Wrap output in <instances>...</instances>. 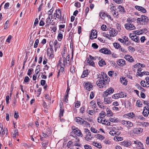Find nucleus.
I'll use <instances>...</instances> for the list:
<instances>
[{
    "label": "nucleus",
    "mask_w": 149,
    "mask_h": 149,
    "mask_svg": "<svg viewBox=\"0 0 149 149\" xmlns=\"http://www.w3.org/2000/svg\"><path fill=\"white\" fill-rule=\"evenodd\" d=\"M109 82V80L107 77V75L103 73L102 74V77H100V79L97 81L96 83L98 87L100 88L105 87L106 84Z\"/></svg>",
    "instance_id": "1"
},
{
    "label": "nucleus",
    "mask_w": 149,
    "mask_h": 149,
    "mask_svg": "<svg viewBox=\"0 0 149 149\" xmlns=\"http://www.w3.org/2000/svg\"><path fill=\"white\" fill-rule=\"evenodd\" d=\"M126 29L128 30H134L136 29V27L131 23L126 24L125 25Z\"/></svg>",
    "instance_id": "2"
},
{
    "label": "nucleus",
    "mask_w": 149,
    "mask_h": 149,
    "mask_svg": "<svg viewBox=\"0 0 149 149\" xmlns=\"http://www.w3.org/2000/svg\"><path fill=\"white\" fill-rule=\"evenodd\" d=\"M99 52L104 54H111V52L110 50L107 48H102L100 50Z\"/></svg>",
    "instance_id": "3"
},
{
    "label": "nucleus",
    "mask_w": 149,
    "mask_h": 149,
    "mask_svg": "<svg viewBox=\"0 0 149 149\" xmlns=\"http://www.w3.org/2000/svg\"><path fill=\"white\" fill-rule=\"evenodd\" d=\"M113 89L112 88H110L104 92V96H107L110 94L113 93Z\"/></svg>",
    "instance_id": "4"
},
{
    "label": "nucleus",
    "mask_w": 149,
    "mask_h": 149,
    "mask_svg": "<svg viewBox=\"0 0 149 149\" xmlns=\"http://www.w3.org/2000/svg\"><path fill=\"white\" fill-rule=\"evenodd\" d=\"M54 16L56 17L58 19H61V12L60 10H56V13H54Z\"/></svg>",
    "instance_id": "5"
},
{
    "label": "nucleus",
    "mask_w": 149,
    "mask_h": 149,
    "mask_svg": "<svg viewBox=\"0 0 149 149\" xmlns=\"http://www.w3.org/2000/svg\"><path fill=\"white\" fill-rule=\"evenodd\" d=\"M149 113V109L148 107H145L143 111V114L145 117H147Z\"/></svg>",
    "instance_id": "6"
},
{
    "label": "nucleus",
    "mask_w": 149,
    "mask_h": 149,
    "mask_svg": "<svg viewBox=\"0 0 149 149\" xmlns=\"http://www.w3.org/2000/svg\"><path fill=\"white\" fill-rule=\"evenodd\" d=\"M97 32L96 31H95L94 30H92L91 32L90 35V38L93 39L94 38H96L97 37Z\"/></svg>",
    "instance_id": "7"
},
{
    "label": "nucleus",
    "mask_w": 149,
    "mask_h": 149,
    "mask_svg": "<svg viewBox=\"0 0 149 149\" xmlns=\"http://www.w3.org/2000/svg\"><path fill=\"white\" fill-rule=\"evenodd\" d=\"M117 63L118 65L123 66L125 64V61L123 59H120L117 61Z\"/></svg>",
    "instance_id": "8"
},
{
    "label": "nucleus",
    "mask_w": 149,
    "mask_h": 149,
    "mask_svg": "<svg viewBox=\"0 0 149 149\" xmlns=\"http://www.w3.org/2000/svg\"><path fill=\"white\" fill-rule=\"evenodd\" d=\"M85 87L86 89L88 91H90L91 88L93 87V85L91 83H86L85 85Z\"/></svg>",
    "instance_id": "9"
},
{
    "label": "nucleus",
    "mask_w": 149,
    "mask_h": 149,
    "mask_svg": "<svg viewBox=\"0 0 149 149\" xmlns=\"http://www.w3.org/2000/svg\"><path fill=\"white\" fill-rule=\"evenodd\" d=\"M135 7L136 9L143 13H146V10L142 7L136 6H135Z\"/></svg>",
    "instance_id": "10"
},
{
    "label": "nucleus",
    "mask_w": 149,
    "mask_h": 149,
    "mask_svg": "<svg viewBox=\"0 0 149 149\" xmlns=\"http://www.w3.org/2000/svg\"><path fill=\"white\" fill-rule=\"evenodd\" d=\"M124 58L130 62H132L134 61L133 58L132 56H130V55H125Z\"/></svg>",
    "instance_id": "11"
},
{
    "label": "nucleus",
    "mask_w": 149,
    "mask_h": 149,
    "mask_svg": "<svg viewBox=\"0 0 149 149\" xmlns=\"http://www.w3.org/2000/svg\"><path fill=\"white\" fill-rule=\"evenodd\" d=\"M136 74L139 77H142L144 75H149V72L144 71L142 72H137Z\"/></svg>",
    "instance_id": "12"
},
{
    "label": "nucleus",
    "mask_w": 149,
    "mask_h": 149,
    "mask_svg": "<svg viewBox=\"0 0 149 149\" xmlns=\"http://www.w3.org/2000/svg\"><path fill=\"white\" fill-rule=\"evenodd\" d=\"M109 33L111 37H113L116 35L117 33H116V31L115 29L112 28L111 29V30H110Z\"/></svg>",
    "instance_id": "13"
},
{
    "label": "nucleus",
    "mask_w": 149,
    "mask_h": 149,
    "mask_svg": "<svg viewBox=\"0 0 149 149\" xmlns=\"http://www.w3.org/2000/svg\"><path fill=\"white\" fill-rule=\"evenodd\" d=\"M72 132L70 133V135L73 136L72 133L73 132L74 133V134H76L79 131V130L77 128H75V127H72Z\"/></svg>",
    "instance_id": "14"
},
{
    "label": "nucleus",
    "mask_w": 149,
    "mask_h": 149,
    "mask_svg": "<svg viewBox=\"0 0 149 149\" xmlns=\"http://www.w3.org/2000/svg\"><path fill=\"white\" fill-rule=\"evenodd\" d=\"M54 45L55 48V51L56 52L57 50V49L58 48H59L60 46V44L58 43V41L57 40H56L54 42Z\"/></svg>",
    "instance_id": "15"
},
{
    "label": "nucleus",
    "mask_w": 149,
    "mask_h": 149,
    "mask_svg": "<svg viewBox=\"0 0 149 149\" xmlns=\"http://www.w3.org/2000/svg\"><path fill=\"white\" fill-rule=\"evenodd\" d=\"M144 29H140L133 31V32L135 34L138 35L142 34L144 32Z\"/></svg>",
    "instance_id": "16"
},
{
    "label": "nucleus",
    "mask_w": 149,
    "mask_h": 149,
    "mask_svg": "<svg viewBox=\"0 0 149 149\" xmlns=\"http://www.w3.org/2000/svg\"><path fill=\"white\" fill-rule=\"evenodd\" d=\"M51 17L48 16V17L46 19V25L45 26V27L46 28L49 26L51 20Z\"/></svg>",
    "instance_id": "17"
},
{
    "label": "nucleus",
    "mask_w": 149,
    "mask_h": 149,
    "mask_svg": "<svg viewBox=\"0 0 149 149\" xmlns=\"http://www.w3.org/2000/svg\"><path fill=\"white\" fill-rule=\"evenodd\" d=\"M131 144V142L124 141L121 142V145L126 147L129 146Z\"/></svg>",
    "instance_id": "18"
},
{
    "label": "nucleus",
    "mask_w": 149,
    "mask_h": 149,
    "mask_svg": "<svg viewBox=\"0 0 149 149\" xmlns=\"http://www.w3.org/2000/svg\"><path fill=\"white\" fill-rule=\"evenodd\" d=\"M123 39L124 40V45H129L130 44V42L127 37H125Z\"/></svg>",
    "instance_id": "19"
},
{
    "label": "nucleus",
    "mask_w": 149,
    "mask_h": 149,
    "mask_svg": "<svg viewBox=\"0 0 149 149\" xmlns=\"http://www.w3.org/2000/svg\"><path fill=\"white\" fill-rule=\"evenodd\" d=\"M87 62L90 65L93 67L95 66V64L94 62L92 61L89 58L87 59Z\"/></svg>",
    "instance_id": "20"
},
{
    "label": "nucleus",
    "mask_w": 149,
    "mask_h": 149,
    "mask_svg": "<svg viewBox=\"0 0 149 149\" xmlns=\"http://www.w3.org/2000/svg\"><path fill=\"white\" fill-rule=\"evenodd\" d=\"M88 74V70L87 69L83 71L82 74L81 75V77L83 78L87 76Z\"/></svg>",
    "instance_id": "21"
},
{
    "label": "nucleus",
    "mask_w": 149,
    "mask_h": 149,
    "mask_svg": "<svg viewBox=\"0 0 149 149\" xmlns=\"http://www.w3.org/2000/svg\"><path fill=\"white\" fill-rule=\"evenodd\" d=\"M118 8L119 9V11L122 13H123L125 12L124 7L121 5H119Z\"/></svg>",
    "instance_id": "22"
},
{
    "label": "nucleus",
    "mask_w": 149,
    "mask_h": 149,
    "mask_svg": "<svg viewBox=\"0 0 149 149\" xmlns=\"http://www.w3.org/2000/svg\"><path fill=\"white\" fill-rule=\"evenodd\" d=\"M83 121V119L79 117H77L76 118V121L78 124L81 125V123Z\"/></svg>",
    "instance_id": "23"
},
{
    "label": "nucleus",
    "mask_w": 149,
    "mask_h": 149,
    "mask_svg": "<svg viewBox=\"0 0 149 149\" xmlns=\"http://www.w3.org/2000/svg\"><path fill=\"white\" fill-rule=\"evenodd\" d=\"M120 82L123 85H126L127 84V80L125 78H123L122 79L120 78Z\"/></svg>",
    "instance_id": "24"
},
{
    "label": "nucleus",
    "mask_w": 149,
    "mask_h": 149,
    "mask_svg": "<svg viewBox=\"0 0 149 149\" xmlns=\"http://www.w3.org/2000/svg\"><path fill=\"white\" fill-rule=\"evenodd\" d=\"M141 129L140 128H135L133 130V133L136 134H139L140 132Z\"/></svg>",
    "instance_id": "25"
},
{
    "label": "nucleus",
    "mask_w": 149,
    "mask_h": 149,
    "mask_svg": "<svg viewBox=\"0 0 149 149\" xmlns=\"http://www.w3.org/2000/svg\"><path fill=\"white\" fill-rule=\"evenodd\" d=\"M47 53L48 55H49L50 54L54 53V50L53 49L51 48H48L47 49Z\"/></svg>",
    "instance_id": "26"
},
{
    "label": "nucleus",
    "mask_w": 149,
    "mask_h": 149,
    "mask_svg": "<svg viewBox=\"0 0 149 149\" xmlns=\"http://www.w3.org/2000/svg\"><path fill=\"white\" fill-rule=\"evenodd\" d=\"M111 102L110 99L109 98L104 97V103L105 104H109Z\"/></svg>",
    "instance_id": "27"
},
{
    "label": "nucleus",
    "mask_w": 149,
    "mask_h": 149,
    "mask_svg": "<svg viewBox=\"0 0 149 149\" xmlns=\"http://www.w3.org/2000/svg\"><path fill=\"white\" fill-rule=\"evenodd\" d=\"M93 145L100 149L102 148V146L100 144L97 143L96 142H93Z\"/></svg>",
    "instance_id": "28"
},
{
    "label": "nucleus",
    "mask_w": 149,
    "mask_h": 149,
    "mask_svg": "<svg viewBox=\"0 0 149 149\" xmlns=\"http://www.w3.org/2000/svg\"><path fill=\"white\" fill-rule=\"evenodd\" d=\"M98 64L100 66L102 67L104 65H105L106 64L105 61L102 59L99 62Z\"/></svg>",
    "instance_id": "29"
},
{
    "label": "nucleus",
    "mask_w": 149,
    "mask_h": 149,
    "mask_svg": "<svg viewBox=\"0 0 149 149\" xmlns=\"http://www.w3.org/2000/svg\"><path fill=\"white\" fill-rule=\"evenodd\" d=\"M127 126H126L127 128L129 129L130 127H132L133 125L132 123L131 122L127 121Z\"/></svg>",
    "instance_id": "30"
},
{
    "label": "nucleus",
    "mask_w": 149,
    "mask_h": 149,
    "mask_svg": "<svg viewBox=\"0 0 149 149\" xmlns=\"http://www.w3.org/2000/svg\"><path fill=\"white\" fill-rule=\"evenodd\" d=\"M99 115L100 116L99 117H100V119L103 118L106 116L105 113L104 111H102L99 114Z\"/></svg>",
    "instance_id": "31"
},
{
    "label": "nucleus",
    "mask_w": 149,
    "mask_h": 149,
    "mask_svg": "<svg viewBox=\"0 0 149 149\" xmlns=\"http://www.w3.org/2000/svg\"><path fill=\"white\" fill-rule=\"evenodd\" d=\"M127 116H128L130 118H132L135 116L134 114L133 113H130L126 115Z\"/></svg>",
    "instance_id": "32"
},
{
    "label": "nucleus",
    "mask_w": 149,
    "mask_h": 149,
    "mask_svg": "<svg viewBox=\"0 0 149 149\" xmlns=\"http://www.w3.org/2000/svg\"><path fill=\"white\" fill-rule=\"evenodd\" d=\"M83 124L84 126H86L87 127H90V124L87 122V121L84 120L83 119V121L81 123V125Z\"/></svg>",
    "instance_id": "33"
},
{
    "label": "nucleus",
    "mask_w": 149,
    "mask_h": 149,
    "mask_svg": "<svg viewBox=\"0 0 149 149\" xmlns=\"http://www.w3.org/2000/svg\"><path fill=\"white\" fill-rule=\"evenodd\" d=\"M113 45L116 49H118L119 48H120V47H121L119 43L116 42L114 43H113Z\"/></svg>",
    "instance_id": "34"
},
{
    "label": "nucleus",
    "mask_w": 149,
    "mask_h": 149,
    "mask_svg": "<svg viewBox=\"0 0 149 149\" xmlns=\"http://www.w3.org/2000/svg\"><path fill=\"white\" fill-rule=\"evenodd\" d=\"M95 136L96 138L101 140H102L104 139V137L102 135L99 134H97Z\"/></svg>",
    "instance_id": "35"
},
{
    "label": "nucleus",
    "mask_w": 149,
    "mask_h": 149,
    "mask_svg": "<svg viewBox=\"0 0 149 149\" xmlns=\"http://www.w3.org/2000/svg\"><path fill=\"white\" fill-rule=\"evenodd\" d=\"M137 146L138 149H143V145L142 143L141 142L138 143Z\"/></svg>",
    "instance_id": "36"
},
{
    "label": "nucleus",
    "mask_w": 149,
    "mask_h": 149,
    "mask_svg": "<svg viewBox=\"0 0 149 149\" xmlns=\"http://www.w3.org/2000/svg\"><path fill=\"white\" fill-rule=\"evenodd\" d=\"M63 112L64 110L63 109H62V107L61 106L60 107V113L59 116L60 117V118L63 116Z\"/></svg>",
    "instance_id": "37"
},
{
    "label": "nucleus",
    "mask_w": 149,
    "mask_h": 149,
    "mask_svg": "<svg viewBox=\"0 0 149 149\" xmlns=\"http://www.w3.org/2000/svg\"><path fill=\"white\" fill-rule=\"evenodd\" d=\"M141 17H143V18L142 19V20H143V22H148V19L147 16H144L143 15H142Z\"/></svg>",
    "instance_id": "38"
},
{
    "label": "nucleus",
    "mask_w": 149,
    "mask_h": 149,
    "mask_svg": "<svg viewBox=\"0 0 149 149\" xmlns=\"http://www.w3.org/2000/svg\"><path fill=\"white\" fill-rule=\"evenodd\" d=\"M53 7H52V9H51L50 10L48 11V14L49 16L51 17H52V13L54 10V9H52Z\"/></svg>",
    "instance_id": "39"
},
{
    "label": "nucleus",
    "mask_w": 149,
    "mask_h": 149,
    "mask_svg": "<svg viewBox=\"0 0 149 149\" xmlns=\"http://www.w3.org/2000/svg\"><path fill=\"white\" fill-rule=\"evenodd\" d=\"M109 133L111 135L114 136L115 135H118V134H117V132L114 130H111L110 131Z\"/></svg>",
    "instance_id": "40"
},
{
    "label": "nucleus",
    "mask_w": 149,
    "mask_h": 149,
    "mask_svg": "<svg viewBox=\"0 0 149 149\" xmlns=\"http://www.w3.org/2000/svg\"><path fill=\"white\" fill-rule=\"evenodd\" d=\"M9 24V21L8 20L4 24V29H6L9 27V26L8 25Z\"/></svg>",
    "instance_id": "41"
},
{
    "label": "nucleus",
    "mask_w": 149,
    "mask_h": 149,
    "mask_svg": "<svg viewBox=\"0 0 149 149\" xmlns=\"http://www.w3.org/2000/svg\"><path fill=\"white\" fill-rule=\"evenodd\" d=\"M97 121L100 123H102L103 124H104V122H105V120H103L100 119V117H98L97 119Z\"/></svg>",
    "instance_id": "42"
},
{
    "label": "nucleus",
    "mask_w": 149,
    "mask_h": 149,
    "mask_svg": "<svg viewBox=\"0 0 149 149\" xmlns=\"http://www.w3.org/2000/svg\"><path fill=\"white\" fill-rule=\"evenodd\" d=\"M63 38V35L59 33L58 36L57 38L59 41H61Z\"/></svg>",
    "instance_id": "43"
},
{
    "label": "nucleus",
    "mask_w": 149,
    "mask_h": 149,
    "mask_svg": "<svg viewBox=\"0 0 149 149\" xmlns=\"http://www.w3.org/2000/svg\"><path fill=\"white\" fill-rule=\"evenodd\" d=\"M112 98L115 99H117L120 98V95L119 93H117L113 95L112 96Z\"/></svg>",
    "instance_id": "44"
},
{
    "label": "nucleus",
    "mask_w": 149,
    "mask_h": 149,
    "mask_svg": "<svg viewBox=\"0 0 149 149\" xmlns=\"http://www.w3.org/2000/svg\"><path fill=\"white\" fill-rule=\"evenodd\" d=\"M40 66L39 65H38L36 67V69L35 70V72L36 74H38L40 71Z\"/></svg>",
    "instance_id": "45"
},
{
    "label": "nucleus",
    "mask_w": 149,
    "mask_h": 149,
    "mask_svg": "<svg viewBox=\"0 0 149 149\" xmlns=\"http://www.w3.org/2000/svg\"><path fill=\"white\" fill-rule=\"evenodd\" d=\"M140 84L143 87H147V85L145 84V81L142 80L141 81Z\"/></svg>",
    "instance_id": "46"
},
{
    "label": "nucleus",
    "mask_w": 149,
    "mask_h": 149,
    "mask_svg": "<svg viewBox=\"0 0 149 149\" xmlns=\"http://www.w3.org/2000/svg\"><path fill=\"white\" fill-rule=\"evenodd\" d=\"M136 104V106H137L138 107H141L142 106V104L141 103V101L139 100H138L137 101Z\"/></svg>",
    "instance_id": "47"
},
{
    "label": "nucleus",
    "mask_w": 149,
    "mask_h": 149,
    "mask_svg": "<svg viewBox=\"0 0 149 149\" xmlns=\"http://www.w3.org/2000/svg\"><path fill=\"white\" fill-rule=\"evenodd\" d=\"M68 94H66L64 98V101L67 103L68 102Z\"/></svg>",
    "instance_id": "48"
},
{
    "label": "nucleus",
    "mask_w": 149,
    "mask_h": 149,
    "mask_svg": "<svg viewBox=\"0 0 149 149\" xmlns=\"http://www.w3.org/2000/svg\"><path fill=\"white\" fill-rule=\"evenodd\" d=\"M137 88L139 90H141L142 91H145V90L144 88H142L141 86L139 84H137Z\"/></svg>",
    "instance_id": "49"
},
{
    "label": "nucleus",
    "mask_w": 149,
    "mask_h": 149,
    "mask_svg": "<svg viewBox=\"0 0 149 149\" xmlns=\"http://www.w3.org/2000/svg\"><path fill=\"white\" fill-rule=\"evenodd\" d=\"M103 36L104 37H106L108 38L109 39H110V38H111L110 35H109L108 34L104 32L103 33Z\"/></svg>",
    "instance_id": "50"
},
{
    "label": "nucleus",
    "mask_w": 149,
    "mask_h": 149,
    "mask_svg": "<svg viewBox=\"0 0 149 149\" xmlns=\"http://www.w3.org/2000/svg\"><path fill=\"white\" fill-rule=\"evenodd\" d=\"M39 42V40L38 39H36L34 45V48H36L37 47Z\"/></svg>",
    "instance_id": "51"
},
{
    "label": "nucleus",
    "mask_w": 149,
    "mask_h": 149,
    "mask_svg": "<svg viewBox=\"0 0 149 149\" xmlns=\"http://www.w3.org/2000/svg\"><path fill=\"white\" fill-rule=\"evenodd\" d=\"M91 131L94 133H98L97 132V130L95 129L94 128L91 127Z\"/></svg>",
    "instance_id": "52"
},
{
    "label": "nucleus",
    "mask_w": 149,
    "mask_h": 149,
    "mask_svg": "<svg viewBox=\"0 0 149 149\" xmlns=\"http://www.w3.org/2000/svg\"><path fill=\"white\" fill-rule=\"evenodd\" d=\"M10 5V3H6L4 6V8L5 9H7L8 8Z\"/></svg>",
    "instance_id": "53"
},
{
    "label": "nucleus",
    "mask_w": 149,
    "mask_h": 149,
    "mask_svg": "<svg viewBox=\"0 0 149 149\" xmlns=\"http://www.w3.org/2000/svg\"><path fill=\"white\" fill-rule=\"evenodd\" d=\"M62 56L63 57V64L65 66L66 64H67V62L66 61V60L65 57L64 56H63V55H62Z\"/></svg>",
    "instance_id": "54"
},
{
    "label": "nucleus",
    "mask_w": 149,
    "mask_h": 149,
    "mask_svg": "<svg viewBox=\"0 0 149 149\" xmlns=\"http://www.w3.org/2000/svg\"><path fill=\"white\" fill-rule=\"evenodd\" d=\"M74 6L77 8H80L81 6V4L78 2H76L74 4Z\"/></svg>",
    "instance_id": "55"
},
{
    "label": "nucleus",
    "mask_w": 149,
    "mask_h": 149,
    "mask_svg": "<svg viewBox=\"0 0 149 149\" xmlns=\"http://www.w3.org/2000/svg\"><path fill=\"white\" fill-rule=\"evenodd\" d=\"M127 21L128 22V24L131 23L132 22L134 21V19H130V18H128L127 19Z\"/></svg>",
    "instance_id": "56"
},
{
    "label": "nucleus",
    "mask_w": 149,
    "mask_h": 149,
    "mask_svg": "<svg viewBox=\"0 0 149 149\" xmlns=\"http://www.w3.org/2000/svg\"><path fill=\"white\" fill-rule=\"evenodd\" d=\"M92 47L95 49L98 48V45L96 43H93L92 45Z\"/></svg>",
    "instance_id": "57"
},
{
    "label": "nucleus",
    "mask_w": 149,
    "mask_h": 149,
    "mask_svg": "<svg viewBox=\"0 0 149 149\" xmlns=\"http://www.w3.org/2000/svg\"><path fill=\"white\" fill-rule=\"evenodd\" d=\"M109 120L111 122H116L117 119L115 118H109Z\"/></svg>",
    "instance_id": "58"
},
{
    "label": "nucleus",
    "mask_w": 149,
    "mask_h": 149,
    "mask_svg": "<svg viewBox=\"0 0 149 149\" xmlns=\"http://www.w3.org/2000/svg\"><path fill=\"white\" fill-rule=\"evenodd\" d=\"M70 72L72 73H74V66H71L70 67Z\"/></svg>",
    "instance_id": "59"
},
{
    "label": "nucleus",
    "mask_w": 149,
    "mask_h": 149,
    "mask_svg": "<svg viewBox=\"0 0 149 149\" xmlns=\"http://www.w3.org/2000/svg\"><path fill=\"white\" fill-rule=\"evenodd\" d=\"M128 48L129 49V50L130 51H132V52H134L135 50V49L134 47L131 46L128 47Z\"/></svg>",
    "instance_id": "60"
},
{
    "label": "nucleus",
    "mask_w": 149,
    "mask_h": 149,
    "mask_svg": "<svg viewBox=\"0 0 149 149\" xmlns=\"http://www.w3.org/2000/svg\"><path fill=\"white\" fill-rule=\"evenodd\" d=\"M29 79V78L28 76H26L24 79V81L25 83H27L28 82Z\"/></svg>",
    "instance_id": "61"
},
{
    "label": "nucleus",
    "mask_w": 149,
    "mask_h": 149,
    "mask_svg": "<svg viewBox=\"0 0 149 149\" xmlns=\"http://www.w3.org/2000/svg\"><path fill=\"white\" fill-rule=\"evenodd\" d=\"M52 29L51 31H53L54 32H55L56 31L57 28L55 26H53L51 27Z\"/></svg>",
    "instance_id": "62"
},
{
    "label": "nucleus",
    "mask_w": 149,
    "mask_h": 149,
    "mask_svg": "<svg viewBox=\"0 0 149 149\" xmlns=\"http://www.w3.org/2000/svg\"><path fill=\"white\" fill-rule=\"evenodd\" d=\"M84 148H85V149H91V146L88 145H85L84 146Z\"/></svg>",
    "instance_id": "63"
},
{
    "label": "nucleus",
    "mask_w": 149,
    "mask_h": 149,
    "mask_svg": "<svg viewBox=\"0 0 149 149\" xmlns=\"http://www.w3.org/2000/svg\"><path fill=\"white\" fill-rule=\"evenodd\" d=\"M146 84L148 85H149L148 86H149V77H146Z\"/></svg>",
    "instance_id": "64"
}]
</instances>
